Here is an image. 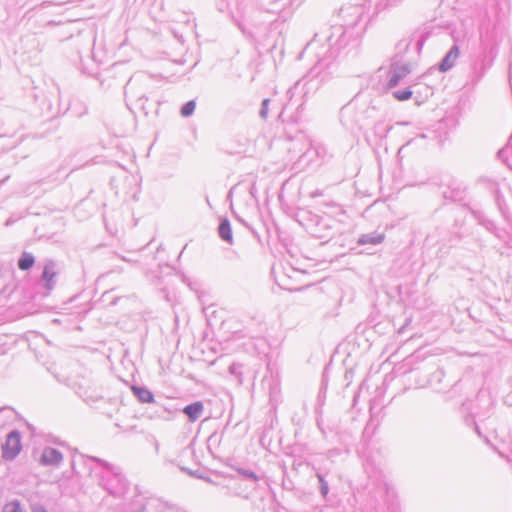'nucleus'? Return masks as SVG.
<instances>
[{
	"mask_svg": "<svg viewBox=\"0 0 512 512\" xmlns=\"http://www.w3.org/2000/svg\"><path fill=\"white\" fill-rule=\"evenodd\" d=\"M87 461H93L101 466L105 472H97L90 468L91 473L95 472L98 483L109 494L114 496L123 495L128 489V482L121 473V469L103 459L94 456L85 457Z\"/></svg>",
	"mask_w": 512,
	"mask_h": 512,
	"instance_id": "obj_1",
	"label": "nucleus"
},
{
	"mask_svg": "<svg viewBox=\"0 0 512 512\" xmlns=\"http://www.w3.org/2000/svg\"><path fill=\"white\" fill-rule=\"evenodd\" d=\"M339 16L344 22L342 35H345L349 29L355 28L362 22L365 9L362 5H346L340 9Z\"/></svg>",
	"mask_w": 512,
	"mask_h": 512,
	"instance_id": "obj_2",
	"label": "nucleus"
},
{
	"mask_svg": "<svg viewBox=\"0 0 512 512\" xmlns=\"http://www.w3.org/2000/svg\"><path fill=\"white\" fill-rule=\"evenodd\" d=\"M22 449L21 436L17 430L11 431L2 445V457L7 461L14 460Z\"/></svg>",
	"mask_w": 512,
	"mask_h": 512,
	"instance_id": "obj_3",
	"label": "nucleus"
},
{
	"mask_svg": "<svg viewBox=\"0 0 512 512\" xmlns=\"http://www.w3.org/2000/svg\"><path fill=\"white\" fill-rule=\"evenodd\" d=\"M410 72L411 68L409 64L394 62L389 70L388 87L392 88L398 85Z\"/></svg>",
	"mask_w": 512,
	"mask_h": 512,
	"instance_id": "obj_4",
	"label": "nucleus"
},
{
	"mask_svg": "<svg viewBox=\"0 0 512 512\" xmlns=\"http://www.w3.org/2000/svg\"><path fill=\"white\" fill-rule=\"evenodd\" d=\"M63 461L60 451L52 447H46L40 457V463L44 466H59Z\"/></svg>",
	"mask_w": 512,
	"mask_h": 512,
	"instance_id": "obj_5",
	"label": "nucleus"
},
{
	"mask_svg": "<svg viewBox=\"0 0 512 512\" xmlns=\"http://www.w3.org/2000/svg\"><path fill=\"white\" fill-rule=\"evenodd\" d=\"M57 275L56 262L49 259L46 260L42 273V280L45 281V287L51 290L55 284V277Z\"/></svg>",
	"mask_w": 512,
	"mask_h": 512,
	"instance_id": "obj_6",
	"label": "nucleus"
},
{
	"mask_svg": "<svg viewBox=\"0 0 512 512\" xmlns=\"http://www.w3.org/2000/svg\"><path fill=\"white\" fill-rule=\"evenodd\" d=\"M460 55L459 47L457 45H453L450 50L447 52L445 57L442 59L441 63L439 64V69L442 72H446L450 70L456 60L458 59Z\"/></svg>",
	"mask_w": 512,
	"mask_h": 512,
	"instance_id": "obj_7",
	"label": "nucleus"
},
{
	"mask_svg": "<svg viewBox=\"0 0 512 512\" xmlns=\"http://www.w3.org/2000/svg\"><path fill=\"white\" fill-rule=\"evenodd\" d=\"M204 411V405L201 401L193 402L184 407L183 412L187 415L191 422L198 420Z\"/></svg>",
	"mask_w": 512,
	"mask_h": 512,
	"instance_id": "obj_8",
	"label": "nucleus"
},
{
	"mask_svg": "<svg viewBox=\"0 0 512 512\" xmlns=\"http://www.w3.org/2000/svg\"><path fill=\"white\" fill-rule=\"evenodd\" d=\"M384 239H385V234L373 232V233L362 234L358 238L357 243L359 245H366V244L378 245V244H381L384 241Z\"/></svg>",
	"mask_w": 512,
	"mask_h": 512,
	"instance_id": "obj_9",
	"label": "nucleus"
},
{
	"mask_svg": "<svg viewBox=\"0 0 512 512\" xmlns=\"http://www.w3.org/2000/svg\"><path fill=\"white\" fill-rule=\"evenodd\" d=\"M132 391L140 402L152 403L154 401L153 393L145 387L133 386Z\"/></svg>",
	"mask_w": 512,
	"mask_h": 512,
	"instance_id": "obj_10",
	"label": "nucleus"
},
{
	"mask_svg": "<svg viewBox=\"0 0 512 512\" xmlns=\"http://www.w3.org/2000/svg\"><path fill=\"white\" fill-rule=\"evenodd\" d=\"M219 236L222 240L228 242L229 244H232L233 238H232V230L231 225L227 219H224L221 221L219 228H218Z\"/></svg>",
	"mask_w": 512,
	"mask_h": 512,
	"instance_id": "obj_11",
	"label": "nucleus"
},
{
	"mask_svg": "<svg viewBox=\"0 0 512 512\" xmlns=\"http://www.w3.org/2000/svg\"><path fill=\"white\" fill-rule=\"evenodd\" d=\"M35 263L34 256L29 252H23L18 260L19 269L26 271L29 270Z\"/></svg>",
	"mask_w": 512,
	"mask_h": 512,
	"instance_id": "obj_12",
	"label": "nucleus"
},
{
	"mask_svg": "<svg viewBox=\"0 0 512 512\" xmlns=\"http://www.w3.org/2000/svg\"><path fill=\"white\" fill-rule=\"evenodd\" d=\"M237 472L240 475H242L245 480H248L251 482L252 488H255V486L259 480V477L253 471L239 468V469H237Z\"/></svg>",
	"mask_w": 512,
	"mask_h": 512,
	"instance_id": "obj_13",
	"label": "nucleus"
},
{
	"mask_svg": "<svg viewBox=\"0 0 512 512\" xmlns=\"http://www.w3.org/2000/svg\"><path fill=\"white\" fill-rule=\"evenodd\" d=\"M195 107H196V103L194 100H190L188 101L187 103H185L183 105V107L181 108V115L183 117H189L191 116L193 113H194V110H195Z\"/></svg>",
	"mask_w": 512,
	"mask_h": 512,
	"instance_id": "obj_14",
	"label": "nucleus"
},
{
	"mask_svg": "<svg viewBox=\"0 0 512 512\" xmlns=\"http://www.w3.org/2000/svg\"><path fill=\"white\" fill-rule=\"evenodd\" d=\"M3 512H23V509L20 502L18 500H14L4 506Z\"/></svg>",
	"mask_w": 512,
	"mask_h": 512,
	"instance_id": "obj_15",
	"label": "nucleus"
},
{
	"mask_svg": "<svg viewBox=\"0 0 512 512\" xmlns=\"http://www.w3.org/2000/svg\"><path fill=\"white\" fill-rule=\"evenodd\" d=\"M411 96L412 91L410 89L397 90L393 92V97L400 101L408 100Z\"/></svg>",
	"mask_w": 512,
	"mask_h": 512,
	"instance_id": "obj_16",
	"label": "nucleus"
},
{
	"mask_svg": "<svg viewBox=\"0 0 512 512\" xmlns=\"http://www.w3.org/2000/svg\"><path fill=\"white\" fill-rule=\"evenodd\" d=\"M269 103H270V100L269 99H264L262 101V104H261V109L259 111V116L262 118V119H267L268 117V113H269Z\"/></svg>",
	"mask_w": 512,
	"mask_h": 512,
	"instance_id": "obj_17",
	"label": "nucleus"
},
{
	"mask_svg": "<svg viewBox=\"0 0 512 512\" xmlns=\"http://www.w3.org/2000/svg\"><path fill=\"white\" fill-rule=\"evenodd\" d=\"M325 55H323L317 62V64L311 69L310 73L313 75H317L322 66H325Z\"/></svg>",
	"mask_w": 512,
	"mask_h": 512,
	"instance_id": "obj_18",
	"label": "nucleus"
},
{
	"mask_svg": "<svg viewBox=\"0 0 512 512\" xmlns=\"http://www.w3.org/2000/svg\"><path fill=\"white\" fill-rule=\"evenodd\" d=\"M317 478L320 482V489H321V492L323 495H326L328 493V484L327 482L324 480L323 476L318 473L317 474Z\"/></svg>",
	"mask_w": 512,
	"mask_h": 512,
	"instance_id": "obj_19",
	"label": "nucleus"
},
{
	"mask_svg": "<svg viewBox=\"0 0 512 512\" xmlns=\"http://www.w3.org/2000/svg\"><path fill=\"white\" fill-rule=\"evenodd\" d=\"M31 512H48L45 507L39 504H35L31 508Z\"/></svg>",
	"mask_w": 512,
	"mask_h": 512,
	"instance_id": "obj_20",
	"label": "nucleus"
},
{
	"mask_svg": "<svg viewBox=\"0 0 512 512\" xmlns=\"http://www.w3.org/2000/svg\"><path fill=\"white\" fill-rule=\"evenodd\" d=\"M316 44H317V43H316L315 41L310 42V43L306 46L305 51H308V50H314V49H315V47H316Z\"/></svg>",
	"mask_w": 512,
	"mask_h": 512,
	"instance_id": "obj_21",
	"label": "nucleus"
},
{
	"mask_svg": "<svg viewBox=\"0 0 512 512\" xmlns=\"http://www.w3.org/2000/svg\"><path fill=\"white\" fill-rule=\"evenodd\" d=\"M256 192H257V190H256V186H255V183H253V184L251 185V188H250V194H251V196H252L253 198H255V197H256Z\"/></svg>",
	"mask_w": 512,
	"mask_h": 512,
	"instance_id": "obj_22",
	"label": "nucleus"
},
{
	"mask_svg": "<svg viewBox=\"0 0 512 512\" xmlns=\"http://www.w3.org/2000/svg\"><path fill=\"white\" fill-rule=\"evenodd\" d=\"M401 0H387V6H393L395 4H397L398 2H400Z\"/></svg>",
	"mask_w": 512,
	"mask_h": 512,
	"instance_id": "obj_23",
	"label": "nucleus"
},
{
	"mask_svg": "<svg viewBox=\"0 0 512 512\" xmlns=\"http://www.w3.org/2000/svg\"><path fill=\"white\" fill-rule=\"evenodd\" d=\"M321 195H322V193H321V191H319V190H316V191H314V192L311 194V196H312V197H318V196H321Z\"/></svg>",
	"mask_w": 512,
	"mask_h": 512,
	"instance_id": "obj_24",
	"label": "nucleus"
},
{
	"mask_svg": "<svg viewBox=\"0 0 512 512\" xmlns=\"http://www.w3.org/2000/svg\"><path fill=\"white\" fill-rule=\"evenodd\" d=\"M237 220H238L239 222H241L243 225H245V226H247V227H248L247 223H246L242 218L237 217Z\"/></svg>",
	"mask_w": 512,
	"mask_h": 512,
	"instance_id": "obj_25",
	"label": "nucleus"
},
{
	"mask_svg": "<svg viewBox=\"0 0 512 512\" xmlns=\"http://www.w3.org/2000/svg\"><path fill=\"white\" fill-rule=\"evenodd\" d=\"M122 260L129 262V263H135L134 261L130 260L129 258L122 257Z\"/></svg>",
	"mask_w": 512,
	"mask_h": 512,
	"instance_id": "obj_26",
	"label": "nucleus"
},
{
	"mask_svg": "<svg viewBox=\"0 0 512 512\" xmlns=\"http://www.w3.org/2000/svg\"><path fill=\"white\" fill-rule=\"evenodd\" d=\"M475 431L480 435V431H479V429H478V426H477V425L475 426Z\"/></svg>",
	"mask_w": 512,
	"mask_h": 512,
	"instance_id": "obj_27",
	"label": "nucleus"
},
{
	"mask_svg": "<svg viewBox=\"0 0 512 512\" xmlns=\"http://www.w3.org/2000/svg\"><path fill=\"white\" fill-rule=\"evenodd\" d=\"M322 49H325V52L328 51V48H325V46H322Z\"/></svg>",
	"mask_w": 512,
	"mask_h": 512,
	"instance_id": "obj_28",
	"label": "nucleus"
},
{
	"mask_svg": "<svg viewBox=\"0 0 512 512\" xmlns=\"http://www.w3.org/2000/svg\"><path fill=\"white\" fill-rule=\"evenodd\" d=\"M322 49H325V52L328 51V48H325V46H322Z\"/></svg>",
	"mask_w": 512,
	"mask_h": 512,
	"instance_id": "obj_29",
	"label": "nucleus"
},
{
	"mask_svg": "<svg viewBox=\"0 0 512 512\" xmlns=\"http://www.w3.org/2000/svg\"><path fill=\"white\" fill-rule=\"evenodd\" d=\"M1 411H2V410L0 409V412H1Z\"/></svg>",
	"mask_w": 512,
	"mask_h": 512,
	"instance_id": "obj_30",
	"label": "nucleus"
}]
</instances>
